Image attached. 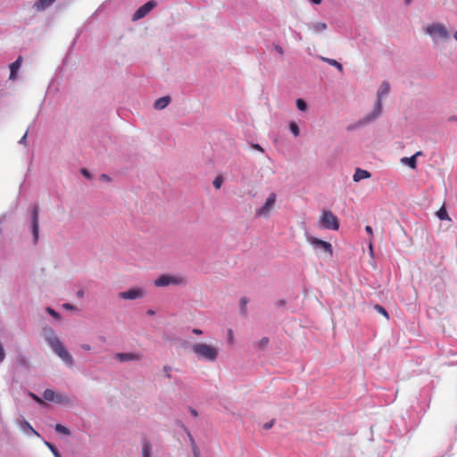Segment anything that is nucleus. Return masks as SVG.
Segmentation results:
<instances>
[{
  "label": "nucleus",
  "instance_id": "nucleus-38",
  "mask_svg": "<svg viewBox=\"0 0 457 457\" xmlns=\"http://www.w3.org/2000/svg\"><path fill=\"white\" fill-rule=\"evenodd\" d=\"M194 457H201L197 447H194Z\"/></svg>",
  "mask_w": 457,
  "mask_h": 457
},
{
  "label": "nucleus",
  "instance_id": "nucleus-27",
  "mask_svg": "<svg viewBox=\"0 0 457 457\" xmlns=\"http://www.w3.org/2000/svg\"><path fill=\"white\" fill-rule=\"evenodd\" d=\"M223 183V178L221 176H218L215 178V179L213 180V187L216 188V189H220L221 185Z\"/></svg>",
  "mask_w": 457,
  "mask_h": 457
},
{
  "label": "nucleus",
  "instance_id": "nucleus-30",
  "mask_svg": "<svg viewBox=\"0 0 457 457\" xmlns=\"http://www.w3.org/2000/svg\"><path fill=\"white\" fill-rule=\"evenodd\" d=\"M248 303V300L245 297L241 298L240 300V305L242 308V311L245 312L246 308V304Z\"/></svg>",
  "mask_w": 457,
  "mask_h": 457
},
{
  "label": "nucleus",
  "instance_id": "nucleus-21",
  "mask_svg": "<svg viewBox=\"0 0 457 457\" xmlns=\"http://www.w3.org/2000/svg\"><path fill=\"white\" fill-rule=\"evenodd\" d=\"M269 337H262L259 341L255 342L254 345L258 349H264L269 345Z\"/></svg>",
  "mask_w": 457,
  "mask_h": 457
},
{
  "label": "nucleus",
  "instance_id": "nucleus-22",
  "mask_svg": "<svg viewBox=\"0 0 457 457\" xmlns=\"http://www.w3.org/2000/svg\"><path fill=\"white\" fill-rule=\"evenodd\" d=\"M436 215H437L438 219L441 220H449V216H448L447 211H446V209L444 206H442L437 211Z\"/></svg>",
  "mask_w": 457,
  "mask_h": 457
},
{
  "label": "nucleus",
  "instance_id": "nucleus-24",
  "mask_svg": "<svg viewBox=\"0 0 457 457\" xmlns=\"http://www.w3.org/2000/svg\"><path fill=\"white\" fill-rule=\"evenodd\" d=\"M374 308L378 313L382 314L386 320L389 319L388 312L383 306L376 304Z\"/></svg>",
  "mask_w": 457,
  "mask_h": 457
},
{
  "label": "nucleus",
  "instance_id": "nucleus-3",
  "mask_svg": "<svg viewBox=\"0 0 457 457\" xmlns=\"http://www.w3.org/2000/svg\"><path fill=\"white\" fill-rule=\"evenodd\" d=\"M390 90L389 83L386 81L382 82L377 92V102L375 107L370 114L364 118L365 122L371 121L378 117L382 112V97L386 96Z\"/></svg>",
  "mask_w": 457,
  "mask_h": 457
},
{
  "label": "nucleus",
  "instance_id": "nucleus-43",
  "mask_svg": "<svg viewBox=\"0 0 457 457\" xmlns=\"http://www.w3.org/2000/svg\"><path fill=\"white\" fill-rule=\"evenodd\" d=\"M253 147L254 149H256V150H259V151H261V152H263V149H262V146H261L260 145H258V144H256V145H253Z\"/></svg>",
  "mask_w": 457,
  "mask_h": 457
},
{
  "label": "nucleus",
  "instance_id": "nucleus-36",
  "mask_svg": "<svg viewBox=\"0 0 457 457\" xmlns=\"http://www.w3.org/2000/svg\"><path fill=\"white\" fill-rule=\"evenodd\" d=\"M275 49H276V51H277L279 54H281V55H282V54H284V50H283V48H282L281 46H275Z\"/></svg>",
  "mask_w": 457,
  "mask_h": 457
},
{
  "label": "nucleus",
  "instance_id": "nucleus-17",
  "mask_svg": "<svg viewBox=\"0 0 457 457\" xmlns=\"http://www.w3.org/2000/svg\"><path fill=\"white\" fill-rule=\"evenodd\" d=\"M170 96H162V97L158 98L154 102V106L156 110H162L170 104Z\"/></svg>",
  "mask_w": 457,
  "mask_h": 457
},
{
  "label": "nucleus",
  "instance_id": "nucleus-2",
  "mask_svg": "<svg viewBox=\"0 0 457 457\" xmlns=\"http://www.w3.org/2000/svg\"><path fill=\"white\" fill-rule=\"evenodd\" d=\"M193 352L199 359L214 361L218 358L219 351L216 347L204 344L198 343L193 345Z\"/></svg>",
  "mask_w": 457,
  "mask_h": 457
},
{
  "label": "nucleus",
  "instance_id": "nucleus-51",
  "mask_svg": "<svg viewBox=\"0 0 457 457\" xmlns=\"http://www.w3.org/2000/svg\"><path fill=\"white\" fill-rule=\"evenodd\" d=\"M228 337H229V339L232 338V330L231 329L228 330Z\"/></svg>",
  "mask_w": 457,
  "mask_h": 457
},
{
  "label": "nucleus",
  "instance_id": "nucleus-34",
  "mask_svg": "<svg viewBox=\"0 0 457 457\" xmlns=\"http://www.w3.org/2000/svg\"><path fill=\"white\" fill-rule=\"evenodd\" d=\"M365 230L370 237H373V230L370 225L366 226Z\"/></svg>",
  "mask_w": 457,
  "mask_h": 457
},
{
  "label": "nucleus",
  "instance_id": "nucleus-31",
  "mask_svg": "<svg viewBox=\"0 0 457 457\" xmlns=\"http://www.w3.org/2000/svg\"><path fill=\"white\" fill-rule=\"evenodd\" d=\"M4 357H5V353L3 348L2 344L0 343V362H2L4 361Z\"/></svg>",
  "mask_w": 457,
  "mask_h": 457
},
{
  "label": "nucleus",
  "instance_id": "nucleus-49",
  "mask_svg": "<svg viewBox=\"0 0 457 457\" xmlns=\"http://www.w3.org/2000/svg\"><path fill=\"white\" fill-rule=\"evenodd\" d=\"M101 177L103 179L110 180L109 177L105 174H103Z\"/></svg>",
  "mask_w": 457,
  "mask_h": 457
},
{
  "label": "nucleus",
  "instance_id": "nucleus-33",
  "mask_svg": "<svg viewBox=\"0 0 457 457\" xmlns=\"http://www.w3.org/2000/svg\"><path fill=\"white\" fill-rule=\"evenodd\" d=\"M164 371H165V375L168 378H171V373H170V367L169 366H164L163 368Z\"/></svg>",
  "mask_w": 457,
  "mask_h": 457
},
{
  "label": "nucleus",
  "instance_id": "nucleus-52",
  "mask_svg": "<svg viewBox=\"0 0 457 457\" xmlns=\"http://www.w3.org/2000/svg\"><path fill=\"white\" fill-rule=\"evenodd\" d=\"M27 426H28V427L30 428V430H32L35 434H37V433L33 429V428H31V427L29 426V423H27Z\"/></svg>",
  "mask_w": 457,
  "mask_h": 457
},
{
  "label": "nucleus",
  "instance_id": "nucleus-15",
  "mask_svg": "<svg viewBox=\"0 0 457 457\" xmlns=\"http://www.w3.org/2000/svg\"><path fill=\"white\" fill-rule=\"evenodd\" d=\"M43 397L46 401H54L57 403L62 402V400H61L62 396L60 395H57L54 391H53L51 389H46L43 393Z\"/></svg>",
  "mask_w": 457,
  "mask_h": 457
},
{
  "label": "nucleus",
  "instance_id": "nucleus-19",
  "mask_svg": "<svg viewBox=\"0 0 457 457\" xmlns=\"http://www.w3.org/2000/svg\"><path fill=\"white\" fill-rule=\"evenodd\" d=\"M321 60L323 62H328V64L336 67L339 71H343V66L340 62H338L337 60H334V59H329V58H326V57H321Z\"/></svg>",
  "mask_w": 457,
  "mask_h": 457
},
{
  "label": "nucleus",
  "instance_id": "nucleus-35",
  "mask_svg": "<svg viewBox=\"0 0 457 457\" xmlns=\"http://www.w3.org/2000/svg\"><path fill=\"white\" fill-rule=\"evenodd\" d=\"M273 426V421H270V422H267L263 425V428L264 429H269L271 427Z\"/></svg>",
  "mask_w": 457,
  "mask_h": 457
},
{
  "label": "nucleus",
  "instance_id": "nucleus-37",
  "mask_svg": "<svg viewBox=\"0 0 457 457\" xmlns=\"http://www.w3.org/2000/svg\"><path fill=\"white\" fill-rule=\"evenodd\" d=\"M275 304H276L277 307H281V306H283L285 304V301L284 300H278Z\"/></svg>",
  "mask_w": 457,
  "mask_h": 457
},
{
  "label": "nucleus",
  "instance_id": "nucleus-28",
  "mask_svg": "<svg viewBox=\"0 0 457 457\" xmlns=\"http://www.w3.org/2000/svg\"><path fill=\"white\" fill-rule=\"evenodd\" d=\"M296 106L300 111H305L307 109V104L303 99L296 100Z\"/></svg>",
  "mask_w": 457,
  "mask_h": 457
},
{
  "label": "nucleus",
  "instance_id": "nucleus-9",
  "mask_svg": "<svg viewBox=\"0 0 457 457\" xmlns=\"http://www.w3.org/2000/svg\"><path fill=\"white\" fill-rule=\"evenodd\" d=\"M309 243L312 245L315 248H319L328 253L329 257L333 255V249L330 243L319 239L315 237H311L308 239Z\"/></svg>",
  "mask_w": 457,
  "mask_h": 457
},
{
  "label": "nucleus",
  "instance_id": "nucleus-47",
  "mask_svg": "<svg viewBox=\"0 0 457 457\" xmlns=\"http://www.w3.org/2000/svg\"><path fill=\"white\" fill-rule=\"evenodd\" d=\"M63 307H64L65 309H72V308H73L70 303H64V304H63Z\"/></svg>",
  "mask_w": 457,
  "mask_h": 457
},
{
  "label": "nucleus",
  "instance_id": "nucleus-42",
  "mask_svg": "<svg viewBox=\"0 0 457 457\" xmlns=\"http://www.w3.org/2000/svg\"><path fill=\"white\" fill-rule=\"evenodd\" d=\"M81 173H82L85 177H87V178H90V174H89V172H88L87 170L83 169V170H81Z\"/></svg>",
  "mask_w": 457,
  "mask_h": 457
},
{
  "label": "nucleus",
  "instance_id": "nucleus-29",
  "mask_svg": "<svg viewBox=\"0 0 457 457\" xmlns=\"http://www.w3.org/2000/svg\"><path fill=\"white\" fill-rule=\"evenodd\" d=\"M46 444L48 446V448L52 451L54 457H62L61 454L59 453V452L56 450V448L52 444L47 443V442Z\"/></svg>",
  "mask_w": 457,
  "mask_h": 457
},
{
  "label": "nucleus",
  "instance_id": "nucleus-13",
  "mask_svg": "<svg viewBox=\"0 0 457 457\" xmlns=\"http://www.w3.org/2000/svg\"><path fill=\"white\" fill-rule=\"evenodd\" d=\"M371 177V173L366 170H362L361 168H357L353 176V179L354 182H359L361 179H369Z\"/></svg>",
  "mask_w": 457,
  "mask_h": 457
},
{
  "label": "nucleus",
  "instance_id": "nucleus-32",
  "mask_svg": "<svg viewBox=\"0 0 457 457\" xmlns=\"http://www.w3.org/2000/svg\"><path fill=\"white\" fill-rule=\"evenodd\" d=\"M47 312L50 315H52L54 318H59V313L56 312L54 310L51 308H47Z\"/></svg>",
  "mask_w": 457,
  "mask_h": 457
},
{
  "label": "nucleus",
  "instance_id": "nucleus-55",
  "mask_svg": "<svg viewBox=\"0 0 457 457\" xmlns=\"http://www.w3.org/2000/svg\"><path fill=\"white\" fill-rule=\"evenodd\" d=\"M456 118L455 117H453V118H450L449 120H455Z\"/></svg>",
  "mask_w": 457,
  "mask_h": 457
},
{
  "label": "nucleus",
  "instance_id": "nucleus-18",
  "mask_svg": "<svg viewBox=\"0 0 457 457\" xmlns=\"http://www.w3.org/2000/svg\"><path fill=\"white\" fill-rule=\"evenodd\" d=\"M55 0H37L34 4V8L37 11H43L50 6Z\"/></svg>",
  "mask_w": 457,
  "mask_h": 457
},
{
  "label": "nucleus",
  "instance_id": "nucleus-6",
  "mask_svg": "<svg viewBox=\"0 0 457 457\" xmlns=\"http://www.w3.org/2000/svg\"><path fill=\"white\" fill-rule=\"evenodd\" d=\"M184 284H186V279L183 277L170 274H163L154 281L156 287L179 286Z\"/></svg>",
  "mask_w": 457,
  "mask_h": 457
},
{
  "label": "nucleus",
  "instance_id": "nucleus-16",
  "mask_svg": "<svg viewBox=\"0 0 457 457\" xmlns=\"http://www.w3.org/2000/svg\"><path fill=\"white\" fill-rule=\"evenodd\" d=\"M22 62V57L19 56L15 62L10 65V79L14 80L16 79V72L20 69Z\"/></svg>",
  "mask_w": 457,
  "mask_h": 457
},
{
  "label": "nucleus",
  "instance_id": "nucleus-11",
  "mask_svg": "<svg viewBox=\"0 0 457 457\" xmlns=\"http://www.w3.org/2000/svg\"><path fill=\"white\" fill-rule=\"evenodd\" d=\"M115 359L120 362L140 361L143 355L139 353H118L115 354Z\"/></svg>",
  "mask_w": 457,
  "mask_h": 457
},
{
  "label": "nucleus",
  "instance_id": "nucleus-20",
  "mask_svg": "<svg viewBox=\"0 0 457 457\" xmlns=\"http://www.w3.org/2000/svg\"><path fill=\"white\" fill-rule=\"evenodd\" d=\"M151 444L149 440H145L142 448V457H150Z\"/></svg>",
  "mask_w": 457,
  "mask_h": 457
},
{
  "label": "nucleus",
  "instance_id": "nucleus-1",
  "mask_svg": "<svg viewBox=\"0 0 457 457\" xmlns=\"http://www.w3.org/2000/svg\"><path fill=\"white\" fill-rule=\"evenodd\" d=\"M46 341L54 353L58 355L68 367H72L73 358L71 354L53 332L46 337Z\"/></svg>",
  "mask_w": 457,
  "mask_h": 457
},
{
  "label": "nucleus",
  "instance_id": "nucleus-14",
  "mask_svg": "<svg viewBox=\"0 0 457 457\" xmlns=\"http://www.w3.org/2000/svg\"><path fill=\"white\" fill-rule=\"evenodd\" d=\"M422 153L420 151L417 152L415 154H413L412 156L411 157H403L401 162L403 163H405L407 164L409 167H411V169H416L417 167V157L419 155H421Z\"/></svg>",
  "mask_w": 457,
  "mask_h": 457
},
{
  "label": "nucleus",
  "instance_id": "nucleus-8",
  "mask_svg": "<svg viewBox=\"0 0 457 457\" xmlns=\"http://www.w3.org/2000/svg\"><path fill=\"white\" fill-rule=\"evenodd\" d=\"M156 2L154 0L148 1L142 6H140L133 14L132 21H136L145 17L155 6Z\"/></svg>",
  "mask_w": 457,
  "mask_h": 457
},
{
  "label": "nucleus",
  "instance_id": "nucleus-41",
  "mask_svg": "<svg viewBox=\"0 0 457 457\" xmlns=\"http://www.w3.org/2000/svg\"><path fill=\"white\" fill-rule=\"evenodd\" d=\"M27 139V132L23 135V137L21 138L20 143L25 144Z\"/></svg>",
  "mask_w": 457,
  "mask_h": 457
},
{
  "label": "nucleus",
  "instance_id": "nucleus-39",
  "mask_svg": "<svg viewBox=\"0 0 457 457\" xmlns=\"http://www.w3.org/2000/svg\"><path fill=\"white\" fill-rule=\"evenodd\" d=\"M192 332H193L194 334H195V335H202V334H203V331H202L201 329H199V328H194V329L192 330Z\"/></svg>",
  "mask_w": 457,
  "mask_h": 457
},
{
  "label": "nucleus",
  "instance_id": "nucleus-50",
  "mask_svg": "<svg viewBox=\"0 0 457 457\" xmlns=\"http://www.w3.org/2000/svg\"><path fill=\"white\" fill-rule=\"evenodd\" d=\"M148 315H154V312L153 310H148L146 312Z\"/></svg>",
  "mask_w": 457,
  "mask_h": 457
},
{
  "label": "nucleus",
  "instance_id": "nucleus-53",
  "mask_svg": "<svg viewBox=\"0 0 457 457\" xmlns=\"http://www.w3.org/2000/svg\"><path fill=\"white\" fill-rule=\"evenodd\" d=\"M411 0H405V4H411Z\"/></svg>",
  "mask_w": 457,
  "mask_h": 457
},
{
  "label": "nucleus",
  "instance_id": "nucleus-48",
  "mask_svg": "<svg viewBox=\"0 0 457 457\" xmlns=\"http://www.w3.org/2000/svg\"><path fill=\"white\" fill-rule=\"evenodd\" d=\"M311 2L315 4H320L321 3V0H311Z\"/></svg>",
  "mask_w": 457,
  "mask_h": 457
},
{
  "label": "nucleus",
  "instance_id": "nucleus-4",
  "mask_svg": "<svg viewBox=\"0 0 457 457\" xmlns=\"http://www.w3.org/2000/svg\"><path fill=\"white\" fill-rule=\"evenodd\" d=\"M426 32L432 37L434 44H437L439 41L448 40L450 37L447 28L438 22L429 24L426 29Z\"/></svg>",
  "mask_w": 457,
  "mask_h": 457
},
{
  "label": "nucleus",
  "instance_id": "nucleus-25",
  "mask_svg": "<svg viewBox=\"0 0 457 457\" xmlns=\"http://www.w3.org/2000/svg\"><path fill=\"white\" fill-rule=\"evenodd\" d=\"M289 128H290V130L291 132L294 134L295 137H298L299 134H300V129H299V127L297 126L296 123L295 122H291L289 124Z\"/></svg>",
  "mask_w": 457,
  "mask_h": 457
},
{
  "label": "nucleus",
  "instance_id": "nucleus-5",
  "mask_svg": "<svg viewBox=\"0 0 457 457\" xmlns=\"http://www.w3.org/2000/svg\"><path fill=\"white\" fill-rule=\"evenodd\" d=\"M320 224L326 229L337 230L339 228V220L331 211L322 212Z\"/></svg>",
  "mask_w": 457,
  "mask_h": 457
},
{
  "label": "nucleus",
  "instance_id": "nucleus-26",
  "mask_svg": "<svg viewBox=\"0 0 457 457\" xmlns=\"http://www.w3.org/2000/svg\"><path fill=\"white\" fill-rule=\"evenodd\" d=\"M55 430L58 433H62V434H64V435H70L71 434L70 430L66 427H64V426H62L61 424H57L55 426Z\"/></svg>",
  "mask_w": 457,
  "mask_h": 457
},
{
  "label": "nucleus",
  "instance_id": "nucleus-40",
  "mask_svg": "<svg viewBox=\"0 0 457 457\" xmlns=\"http://www.w3.org/2000/svg\"><path fill=\"white\" fill-rule=\"evenodd\" d=\"M81 348L86 350V351L91 350V346L89 345H87V344L81 345Z\"/></svg>",
  "mask_w": 457,
  "mask_h": 457
},
{
  "label": "nucleus",
  "instance_id": "nucleus-44",
  "mask_svg": "<svg viewBox=\"0 0 457 457\" xmlns=\"http://www.w3.org/2000/svg\"><path fill=\"white\" fill-rule=\"evenodd\" d=\"M31 396L38 403H42L41 399L39 397H37V395H35L34 394H31Z\"/></svg>",
  "mask_w": 457,
  "mask_h": 457
},
{
  "label": "nucleus",
  "instance_id": "nucleus-46",
  "mask_svg": "<svg viewBox=\"0 0 457 457\" xmlns=\"http://www.w3.org/2000/svg\"><path fill=\"white\" fill-rule=\"evenodd\" d=\"M77 295H78L79 297H83V295H84L83 290L78 291Z\"/></svg>",
  "mask_w": 457,
  "mask_h": 457
},
{
  "label": "nucleus",
  "instance_id": "nucleus-45",
  "mask_svg": "<svg viewBox=\"0 0 457 457\" xmlns=\"http://www.w3.org/2000/svg\"><path fill=\"white\" fill-rule=\"evenodd\" d=\"M191 411V413H192V415H193L194 417H197L198 413H197V411H196L195 409H191V411Z\"/></svg>",
  "mask_w": 457,
  "mask_h": 457
},
{
  "label": "nucleus",
  "instance_id": "nucleus-10",
  "mask_svg": "<svg viewBox=\"0 0 457 457\" xmlns=\"http://www.w3.org/2000/svg\"><path fill=\"white\" fill-rule=\"evenodd\" d=\"M145 295L143 289L141 288H130L127 291L120 292L119 294V297L125 300H135L138 298H142Z\"/></svg>",
  "mask_w": 457,
  "mask_h": 457
},
{
  "label": "nucleus",
  "instance_id": "nucleus-12",
  "mask_svg": "<svg viewBox=\"0 0 457 457\" xmlns=\"http://www.w3.org/2000/svg\"><path fill=\"white\" fill-rule=\"evenodd\" d=\"M32 233L34 237V242L37 243L38 241L39 237V228H38V206L35 205L32 211Z\"/></svg>",
  "mask_w": 457,
  "mask_h": 457
},
{
  "label": "nucleus",
  "instance_id": "nucleus-54",
  "mask_svg": "<svg viewBox=\"0 0 457 457\" xmlns=\"http://www.w3.org/2000/svg\"><path fill=\"white\" fill-rule=\"evenodd\" d=\"M454 38H455V40L457 41V30H456V31H455V33H454Z\"/></svg>",
  "mask_w": 457,
  "mask_h": 457
},
{
  "label": "nucleus",
  "instance_id": "nucleus-7",
  "mask_svg": "<svg viewBox=\"0 0 457 457\" xmlns=\"http://www.w3.org/2000/svg\"><path fill=\"white\" fill-rule=\"evenodd\" d=\"M277 195L275 193H271L267 198L263 206L255 210V216L257 217H266L269 215L270 212L274 207L276 202Z\"/></svg>",
  "mask_w": 457,
  "mask_h": 457
},
{
  "label": "nucleus",
  "instance_id": "nucleus-23",
  "mask_svg": "<svg viewBox=\"0 0 457 457\" xmlns=\"http://www.w3.org/2000/svg\"><path fill=\"white\" fill-rule=\"evenodd\" d=\"M327 29V24L325 22H317L312 25V29L315 32H322Z\"/></svg>",
  "mask_w": 457,
  "mask_h": 457
}]
</instances>
